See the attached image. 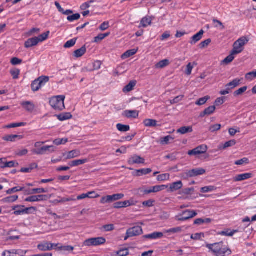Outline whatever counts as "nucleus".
Here are the masks:
<instances>
[{"instance_id":"62","label":"nucleus","mask_w":256,"mask_h":256,"mask_svg":"<svg viewBox=\"0 0 256 256\" xmlns=\"http://www.w3.org/2000/svg\"><path fill=\"white\" fill-rule=\"evenodd\" d=\"M182 230L180 227H176L168 230L166 232L167 233H178L181 232Z\"/></svg>"},{"instance_id":"21","label":"nucleus","mask_w":256,"mask_h":256,"mask_svg":"<svg viewBox=\"0 0 256 256\" xmlns=\"http://www.w3.org/2000/svg\"><path fill=\"white\" fill-rule=\"evenodd\" d=\"M152 172L150 168H142L136 170L135 172L133 174V176H140L142 175H146Z\"/></svg>"},{"instance_id":"41","label":"nucleus","mask_w":256,"mask_h":256,"mask_svg":"<svg viewBox=\"0 0 256 256\" xmlns=\"http://www.w3.org/2000/svg\"><path fill=\"white\" fill-rule=\"evenodd\" d=\"M18 196H12L5 198L2 200L4 202H13L18 199Z\"/></svg>"},{"instance_id":"40","label":"nucleus","mask_w":256,"mask_h":256,"mask_svg":"<svg viewBox=\"0 0 256 256\" xmlns=\"http://www.w3.org/2000/svg\"><path fill=\"white\" fill-rule=\"evenodd\" d=\"M169 64V60H164L156 64V68H162Z\"/></svg>"},{"instance_id":"2","label":"nucleus","mask_w":256,"mask_h":256,"mask_svg":"<svg viewBox=\"0 0 256 256\" xmlns=\"http://www.w3.org/2000/svg\"><path fill=\"white\" fill-rule=\"evenodd\" d=\"M65 96H58L52 98L50 100V104L55 110H62L64 108V100Z\"/></svg>"},{"instance_id":"38","label":"nucleus","mask_w":256,"mask_h":256,"mask_svg":"<svg viewBox=\"0 0 256 256\" xmlns=\"http://www.w3.org/2000/svg\"><path fill=\"white\" fill-rule=\"evenodd\" d=\"M48 192V189H45L44 188H33L30 190V192L28 193V194L45 193L47 192Z\"/></svg>"},{"instance_id":"33","label":"nucleus","mask_w":256,"mask_h":256,"mask_svg":"<svg viewBox=\"0 0 256 256\" xmlns=\"http://www.w3.org/2000/svg\"><path fill=\"white\" fill-rule=\"evenodd\" d=\"M80 153L79 150H72L68 152L66 158L67 159L74 158L79 156H80Z\"/></svg>"},{"instance_id":"22","label":"nucleus","mask_w":256,"mask_h":256,"mask_svg":"<svg viewBox=\"0 0 256 256\" xmlns=\"http://www.w3.org/2000/svg\"><path fill=\"white\" fill-rule=\"evenodd\" d=\"M88 160L87 158H84L82 160H76L68 163V165L70 167L76 166L81 164H83L88 162Z\"/></svg>"},{"instance_id":"58","label":"nucleus","mask_w":256,"mask_h":256,"mask_svg":"<svg viewBox=\"0 0 256 256\" xmlns=\"http://www.w3.org/2000/svg\"><path fill=\"white\" fill-rule=\"evenodd\" d=\"M80 17V14L77 13L72 16H68L67 18V20L70 22H73L74 20H78Z\"/></svg>"},{"instance_id":"64","label":"nucleus","mask_w":256,"mask_h":256,"mask_svg":"<svg viewBox=\"0 0 256 256\" xmlns=\"http://www.w3.org/2000/svg\"><path fill=\"white\" fill-rule=\"evenodd\" d=\"M22 60L19 59L17 58H13L11 59L10 60L11 64L14 66L20 64H22Z\"/></svg>"},{"instance_id":"63","label":"nucleus","mask_w":256,"mask_h":256,"mask_svg":"<svg viewBox=\"0 0 256 256\" xmlns=\"http://www.w3.org/2000/svg\"><path fill=\"white\" fill-rule=\"evenodd\" d=\"M214 186H204L201 188L200 192H212L214 190Z\"/></svg>"},{"instance_id":"15","label":"nucleus","mask_w":256,"mask_h":256,"mask_svg":"<svg viewBox=\"0 0 256 256\" xmlns=\"http://www.w3.org/2000/svg\"><path fill=\"white\" fill-rule=\"evenodd\" d=\"M122 116L127 118H136L138 116V112L136 110H126L122 113Z\"/></svg>"},{"instance_id":"13","label":"nucleus","mask_w":256,"mask_h":256,"mask_svg":"<svg viewBox=\"0 0 256 256\" xmlns=\"http://www.w3.org/2000/svg\"><path fill=\"white\" fill-rule=\"evenodd\" d=\"M57 244H54L46 242L44 244H39L38 246V248L41 251H47L52 250L54 246H56Z\"/></svg>"},{"instance_id":"37","label":"nucleus","mask_w":256,"mask_h":256,"mask_svg":"<svg viewBox=\"0 0 256 256\" xmlns=\"http://www.w3.org/2000/svg\"><path fill=\"white\" fill-rule=\"evenodd\" d=\"M58 118L60 121L69 120L72 117V115L70 112L61 114L57 116Z\"/></svg>"},{"instance_id":"29","label":"nucleus","mask_w":256,"mask_h":256,"mask_svg":"<svg viewBox=\"0 0 256 256\" xmlns=\"http://www.w3.org/2000/svg\"><path fill=\"white\" fill-rule=\"evenodd\" d=\"M24 206L16 205L12 207V209L14 210V214L16 216L23 214Z\"/></svg>"},{"instance_id":"52","label":"nucleus","mask_w":256,"mask_h":256,"mask_svg":"<svg viewBox=\"0 0 256 256\" xmlns=\"http://www.w3.org/2000/svg\"><path fill=\"white\" fill-rule=\"evenodd\" d=\"M210 98V96H206L203 98H200L198 100H197L196 102V105L202 106L204 104L207 100Z\"/></svg>"},{"instance_id":"24","label":"nucleus","mask_w":256,"mask_h":256,"mask_svg":"<svg viewBox=\"0 0 256 256\" xmlns=\"http://www.w3.org/2000/svg\"><path fill=\"white\" fill-rule=\"evenodd\" d=\"M240 80L238 78H235L232 82L228 83L226 85V88H228L231 90L238 86L240 84Z\"/></svg>"},{"instance_id":"19","label":"nucleus","mask_w":256,"mask_h":256,"mask_svg":"<svg viewBox=\"0 0 256 256\" xmlns=\"http://www.w3.org/2000/svg\"><path fill=\"white\" fill-rule=\"evenodd\" d=\"M22 138V136L11 134L6 136L3 138V140L8 142H15L16 140V139L20 140Z\"/></svg>"},{"instance_id":"53","label":"nucleus","mask_w":256,"mask_h":256,"mask_svg":"<svg viewBox=\"0 0 256 256\" xmlns=\"http://www.w3.org/2000/svg\"><path fill=\"white\" fill-rule=\"evenodd\" d=\"M68 142V138H57L54 140V143L57 146L65 144Z\"/></svg>"},{"instance_id":"6","label":"nucleus","mask_w":256,"mask_h":256,"mask_svg":"<svg viewBox=\"0 0 256 256\" xmlns=\"http://www.w3.org/2000/svg\"><path fill=\"white\" fill-rule=\"evenodd\" d=\"M106 242V240L103 237L94 238L86 240L84 242V245L87 246H98L103 244Z\"/></svg>"},{"instance_id":"27","label":"nucleus","mask_w":256,"mask_h":256,"mask_svg":"<svg viewBox=\"0 0 256 256\" xmlns=\"http://www.w3.org/2000/svg\"><path fill=\"white\" fill-rule=\"evenodd\" d=\"M158 122L153 119H146L144 120V124L146 127H155L158 126Z\"/></svg>"},{"instance_id":"18","label":"nucleus","mask_w":256,"mask_h":256,"mask_svg":"<svg viewBox=\"0 0 256 256\" xmlns=\"http://www.w3.org/2000/svg\"><path fill=\"white\" fill-rule=\"evenodd\" d=\"M164 236V234L161 232H154L150 234H146L143 236L144 238L156 240L162 238Z\"/></svg>"},{"instance_id":"47","label":"nucleus","mask_w":256,"mask_h":256,"mask_svg":"<svg viewBox=\"0 0 256 256\" xmlns=\"http://www.w3.org/2000/svg\"><path fill=\"white\" fill-rule=\"evenodd\" d=\"M76 199L74 198V196H72L71 197L68 198H61L60 200H56V202L58 203H64L66 202H70V201H75Z\"/></svg>"},{"instance_id":"10","label":"nucleus","mask_w":256,"mask_h":256,"mask_svg":"<svg viewBox=\"0 0 256 256\" xmlns=\"http://www.w3.org/2000/svg\"><path fill=\"white\" fill-rule=\"evenodd\" d=\"M206 173V170L202 168H196L188 172L186 174L189 177L202 175Z\"/></svg>"},{"instance_id":"48","label":"nucleus","mask_w":256,"mask_h":256,"mask_svg":"<svg viewBox=\"0 0 256 256\" xmlns=\"http://www.w3.org/2000/svg\"><path fill=\"white\" fill-rule=\"evenodd\" d=\"M24 190V187L16 186V187H14L12 188H10V189L6 191V194H12V193L22 191Z\"/></svg>"},{"instance_id":"26","label":"nucleus","mask_w":256,"mask_h":256,"mask_svg":"<svg viewBox=\"0 0 256 256\" xmlns=\"http://www.w3.org/2000/svg\"><path fill=\"white\" fill-rule=\"evenodd\" d=\"M182 186V183L181 181L172 183L170 184V189L171 192H174L180 189Z\"/></svg>"},{"instance_id":"30","label":"nucleus","mask_w":256,"mask_h":256,"mask_svg":"<svg viewBox=\"0 0 256 256\" xmlns=\"http://www.w3.org/2000/svg\"><path fill=\"white\" fill-rule=\"evenodd\" d=\"M86 47L85 46H84L80 49L75 50L74 52V56L76 58H80L86 53Z\"/></svg>"},{"instance_id":"12","label":"nucleus","mask_w":256,"mask_h":256,"mask_svg":"<svg viewBox=\"0 0 256 256\" xmlns=\"http://www.w3.org/2000/svg\"><path fill=\"white\" fill-rule=\"evenodd\" d=\"M145 160L140 156L134 155L129 158L128 163L130 164H144Z\"/></svg>"},{"instance_id":"25","label":"nucleus","mask_w":256,"mask_h":256,"mask_svg":"<svg viewBox=\"0 0 256 256\" xmlns=\"http://www.w3.org/2000/svg\"><path fill=\"white\" fill-rule=\"evenodd\" d=\"M236 144V141L234 140L226 142L224 144H222L218 146V149L220 150H224Z\"/></svg>"},{"instance_id":"54","label":"nucleus","mask_w":256,"mask_h":256,"mask_svg":"<svg viewBox=\"0 0 256 256\" xmlns=\"http://www.w3.org/2000/svg\"><path fill=\"white\" fill-rule=\"evenodd\" d=\"M245 78L248 80H252L254 78H256V70L255 72H252L246 74Z\"/></svg>"},{"instance_id":"20","label":"nucleus","mask_w":256,"mask_h":256,"mask_svg":"<svg viewBox=\"0 0 256 256\" xmlns=\"http://www.w3.org/2000/svg\"><path fill=\"white\" fill-rule=\"evenodd\" d=\"M252 176V174L250 173H245L236 176L234 180L236 182H239L248 179Z\"/></svg>"},{"instance_id":"31","label":"nucleus","mask_w":256,"mask_h":256,"mask_svg":"<svg viewBox=\"0 0 256 256\" xmlns=\"http://www.w3.org/2000/svg\"><path fill=\"white\" fill-rule=\"evenodd\" d=\"M136 85V82L135 80L130 81L128 84L124 88L123 92H130L133 90Z\"/></svg>"},{"instance_id":"44","label":"nucleus","mask_w":256,"mask_h":256,"mask_svg":"<svg viewBox=\"0 0 256 256\" xmlns=\"http://www.w3.org/2000/svg\"><path fill=\"white\" fill-rule=\"evenodd\" d=\"M174 139V138H172L170 136H168L164 138H162L160 139V142L162 144H169V141L170 140H173Z\"/></svg>"},{"instance_id":"23","label":"nucleus","mask_w":256,"mask_h":256,"mask_svg":"<svg viewBox=\"0 0 256 256\" xmlns=\"http://www.w3.org/2000/svg\"><path fill=\"white\" fill-rule=\"evenodd\" d=\"M216 110L214 106H212L206 108L200 114V117H204L206 115H210L214 113Z\"/></svg>"},{"instance_id":"7","label":"nucleus","mask_w":256,"mask_h":256,"mask_svg":"<svg viewBox=\"0 0 256 256\" xmlns=\"http://www.w3.org/2000/svg\"><path fill=\"white\" fill-rule=\"evenodd\" d=\"M55 150V147L53 146H44L40 148L34 150L33 152L38 155H43L48 153H52Z\"/></svg>"},{"instance_id":"46","label":"nucleus","mask_w":256,"mask_h":256,"mask_svg":"<svg viewBox=\"0 0 256 256\" xmlns=\"http://www.w3.org/2000/svg\"><path fill=\"white\" fill-rule=\"evenodd\" d=\"M76 40L77 38H74L70 40H68L65 43V44L64 46V47L66 48H70L76 44Z\"/></svg>"},{"instance_id":"4","label":"nucleus","mask_w":256,"mask_h":256,"mask_svg":"<svg viewBox=\"0 0 256 256\" xmlns=\"http://www.w3.org/2000/svg\"><path fill=\"white\" fill-rule=\"evenodd\" d=\"M49 80V77L46 76H40L33 81L31 84L32 89L34 92L38 90L40 88Z\"/></svg>"},{"instance_id":"34","label":"nucleus","mask_w":256,"mask_h":256,"mask_svg":"<svg viewBox=\"0 0 256 256\" xmlns=\"http://www.w3.org/2000/svg\"><path fill=\"white\" fill-rule=\"evenodd\" d=\"M18 162H16L14 161H10V162H6L0 166V168H14L18 166Z\"/></svg>"},{"instance_id":"36","label":"nucleus","mask_w":256,"mask_h":256,"mask_svg":"<svg viewBox=\"0 0 256 256\" xmlns=\"http://www.w3.org/2000/svg\"><path fill=\"white\" fill-rule=\"evenodd\" d=\"M138 51V50L132 49L130 50H128L122 56V58H126L130 57L131 56L135 54Z\"/></svg>"},{"instance_id":"49","label":"nucleus","mask_w":256,"mask_h":256,"mask_svg":"<svg viewBox=\"0 0 256 256\" xmlns=\"http://www.w3.org/2000/svg\"><path fill=\"white\" fill-rule=\"evenodd\" d=\"M247 89L248 87L246 86L240 88L234 92V95L235 96L242 95L244 92L247 90Z\"/></svg>"},{"instance_id":"32","label":"nucleus","mask_w":256,"mask_h":256,"mask_svg":"<svg viewBox=\"0 0 256 256\" xmlns=\"http://www.w3.org/2000/svg\"><path fill=\"white\" fill-rule=\"evenodd\" d=\"M237 54H234L233 51L232 50L231 53L230 55L226 56L222 62V64H230L234 58V55Z\"/></svg>"},{"instance_id":"3","label":"nucleus","mask_w":256,"mask_h":256,"mask_svg":"<svg viewBox=\"0 0 256 256\" xmlns=\"http://www.w3.org/2000/svg\"><path fill=\"white\" fill-rule=\"evenodd\" d=\"M248 39L246 36H242L236 40L233 45L234 54H239L244 50V46L248 42Z\"/></svg>"},{"instance_id":"60","label":"nucleus","mask_w":256,"mask_h":256,"mask_svg":"<svg viewBox=\"0 0 256 256\" xmlns=\"http://www.w3.org/2000/svg\"><path fill=\"white\" fill-rule=\"evenodd\" d=\"M95 1L94 0H90V1L85 2L80 6V9L82 10H86V9L90 7V4L94 3Z\"/></svg>"},{"instance_id":"16","label":"nucleus","mask_w":256,"mask_h":256,"mask_svg":"<svg viewBox=\"0 0 256 256\" xmlns=\"http://www.w3.org/2000/svg\"><path fill=\"white\" fill-rule=\"evenodd\" d=\"M20 104L28 112H32L35 108L34 103L30 101L22 102Z\"/></svg>"},{"instance_id":"39","label":"nucleus","mask_w":256,"mask_h":256,"mask_svg":"<svg viewBox=\"0 0 256 256\" xmlns=\"http://www.w3.org/2000/svg\"><path fill=\"white\" fill-rule=\"evenodd\" d=\"M117 129L122 132H126L130 130V127L128 125H124L121 124H116Z\"/></svg>"},{"instance_id":"55","label":"nucleus","mask_w":256,"mask_h":256,"mask_svg":"<svg viewBox=\"0 0 256 256\" xmlns=\"http://www.w3.org/2000/svg\"><path fill=\"white\" fill-rule=\"evenodd\" d=\"M211 41L212 40L210 38H208L201 42L199 44L200 48L202 49L207 47L208 46V44L211 42Z\"/></svg>"},{"instance_id":"11","label":"nucleus","mask_w":256,"mask_h":256,"mask_svg":"<svg viewBox=\"0 0 256 256\" xmlns=\"http://www.w3.org/2000/svg\"><path fill=\"white\" fill-rule=\"evenodd\" d=\"M101 62L99 60H96L92 64H90L87 67L82 69V71L85 72H92L94 70H97L100 68Z\"/></svg>"},{"instance_id":"59","label":"nucleus","mask_w":256,"mask_h":256,"mask_svg":"<svg viewBox=\"0 0 256 256\" xmlns=\"http://www.w3.org/2000/svg\"><path fill=\"white\" fill-rule=\"evenodd\" d=\"M12 254H16L17 250H4L2 254V256H12Z\"/></svg>"},{"instance_id":"50","label":"nucleus","mask_w":256,"mask_h":256,"mask_svg":"<svg viewBox=\"0 0 256 256\" xmlns=\"http://www.w3.org/2000/svg\"><path fill=\"white\" fill-rule=\"evenodd\" d=\"M26 125V122H17V123H12L10 124H8L6 126V128H14L16 127H20V126H24Z\"/></svg>"},{"instance_id":"28","label":"nucleus","mask_w":256,"mask_h":256,"mask_svg":"<svg viewBox=\"0 0 256 256\" xmlns=\"http://www.w3.org/2000/svg\"><path fill=\"white\" fill-rule=\"evenodd\" d=\"M192 126H182L178 128L176 132L177 133L180 134H184L187 133L192 132Z\"/></svg>"},{"instance_id":"56","label":"nucleus","mask_w":256,"mask_h":256,"mask_svg":"<svg viewBox=\"0 0 256 256\" xmlns=\"http://www.w3.org/2000/svg\"><path fill=\"white\" fill-rule=\"evenodd\" d=\"M170 178V174H162L158 175L157 177V180L158 181H164L168 180Z\"/></svg>"},{"instance_id":"61","label":"nucleus","mask_w":256,"mask_h":256,"mask_svg":"<svg viewBox=\"0 0 256 256\" xmlns=\"http://www.w3.org/2000/svg\"><path fill=\"white\" fill-rule=\"evenodd\" d=\"M196 148L198 151L200 152V154L205 153L208 150L207 146L204 144L200 145Z\"/></svg>"},{"instance_id":"9","label":"nucleus","mask_w":256,"mask_h":256,"mask_svg":"<svg viewBox=\"0 0 256 256\" xmlns=\"http://www.w3.org/2000/svg\"><path fill=\"white\" fill-rule=\"evenodd\" d=\"M142 229L141 226H136L128 228L126 231V234L130 236H135L140 235L142 234Z\"/></svg>"},{"instance_id":"45","label":"nucleus","mask_w":256,"mask_h":256,"mask_svg":"<svg viewBox=\"0 0 256 256\" xmlns=\"http://www.w3.org/2000/svg\"><path fill=\"white\" fill-rule=\"evenodd\" d=\"M10 74L12 76L14 79H18L20 74V70L18 68H13L10 70Z\"/></svg>"},{"instance_id":"1","label":"nucleus","mask_w":256,"mask_h":256,"mask_svg":"<svg viewBox=\"0 0 256 256\" xmlns=\"http://www.w3.org/2000/svg\"><path fill=\"white\" fill-rule=\"evenodd\" d=\"M206 248H208L216 256H228L232 254L231 250L224 244V242L207 244Z\"/></svg>"},{"instance_id":"35","label":"nucleus","mask_w":256,"mask_h":256,"mask_svg":"<svg viewBox=\"0 0 256 256\" xmlns=\"http://www.w3.org/2000/svg\"><path fill=\"white\" fill-rule=\"evenodd\" d=\"M151 22L152 20L150 17H144L141 20L140 27L146 28L150 25Z\"/></svg>"},{"instance_id":"17","label":"nucleus","mask_w":256,"mask_h":256,"mask_svg":"<svg viewBox=\"0 0 256 256\" xmlns=\"http://www.w3.org/2000/svg\"><path fill=\"white\" fill-rule=\"evenodd\" d=\"M38 40L36 37L28 38L24 43V46L29 48L36 46L38 43Z\"/></svg>"},{"instance_id":"5","label":"nucleus","mask_w":256,"mask_h":256,"mask_svg":"<svg viewBox=\"0 0 256 256\" xmlns=\"http://www.w3.org/2000/svg\"><path fill=\"white\" fill-rule=\"evenodd\" d=\"M197 214L198 213L196 211L192 210H187L183 211L180 216H176V218L178 221H186L194 218Z\"/></svg>"},{"instance_id":"8","label":"nucleus","mask_w":256,"mask_h":256,"mask_svg":"<svg viewBox=\"0 0 256 256\" xmlns=\"http://www.w3.org/2000/svg\"><path fill=\"white\" fill-rule=\"evenodd\" d=\"M50 198V196L48 195H38V196H32L26 198L25 199L26 202H37L40 201H45L48 200Z\"/></svg>"},{"instance_id":"42","label":"nucleus","mask_w":256,"mask_h":256,"mask_svg":"<svg viewBox=\"0 0 256 256\" xmlns=\"http://www.w3.org/2000/svg\"><path fill=\"white\" fill-rule=\"evenodd\" d=\"M237 232H238V230H227L220 232V234L223 236H232Z\"/></svg>"},{"instance_id":"57","label":"nucleus","mask_w":256,"mask_h":256,"mask_svg":"<svg viewBox=\"0 0 256 256\" xmlns=\"http://www.w3.org/2000/svg\"><path fill=\"white\" fill-rule=\"evenodd\" d=\"M221 128V125L220 124H216L211 126L209 128V130L212 132H216L220 130Z\"/></svg>"},{"instance_id":"51","label":"nucleus","mask_w":256,"mask_h":256,"mask_svg":"<svg viewBox=\"0 0 256 256\" xmlns=\"http://www.w3.org/2000/svg\"><path fill=\"white\" fill-rule=\"evenodd\" d=\"M50 34V32L47 31L46 32L40 34L38 37H36L38 40V42H42L46 40Z\"/></svg>"},{"instance_id":"43","label":"nucleus","mask_w":256,"mask_h":256,"mask_svg":"<svg viewBox=\"0 0 256 256\" xmlns=\"http://www.w3.org/2000/svg\"><path fill=\"white\" fill-rule=\"evenodd\" d=\"M109 196L112 202L122 199L124 197V194H117Z\"/></svg>"},{"instance_id":"14","label":"nucleus","mask_w":256,"mask_h":256,"mask_svg":"<svg viewBox=\"0 0 256 256\" xmlns=\"http://www.w3.org/2000/svg\"><path fill=\"white\" fill-rule=\"evenodd\" d=\"M204 34V31L202 30H201L198 32L196 34L193 36L190 41V43L192 45L195 44L196 42L200 41L202 37V36Z\"/></svg>"}]
</instances>
